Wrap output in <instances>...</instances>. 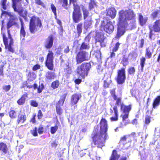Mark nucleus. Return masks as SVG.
<instances>
[{"instance_id":"46","label":"nucleus","mask_w":160,"mask_h":160,"mask_svg":"<svg viewBox=\"0 0 160 160\" xmlns=\"http://www.w3.org/2000/svg\"><path fill=\"white\" fill-rule=\"evenodd\" d=\"M120 43L118 42L116 43L112 48V51L114 52H116L118 49L120 45Z\"/></svg>"},{"instance_id":"13","label":"nucleus","mask_w":160,"mask_h":160,"mask_svg":"<svg viewBox=\"0 0 160 160\" xmlns=\"http://www.w3.org/2000/svg\"><path fill=\"white\" fill-rule=\"evenodd\" d=\"M126 78L124 71H119L117 79L118 83L122 84L124 82Z\"/></svg>"},{"instance_id":"4","label":"nucleus","mask_w":160,"mask_h":160,"mask_svg":"<svg viewBox=\"0 0 160 160\" xmlns=\"http://www.w3.org/2000/svg\"><path fill=\"white\" fill-rule=\"evenodd\" d=\"M42 27V21L38 17L35 15L31 17L29 24V29L31 33L34 34L40 29L41 30Z\"/></svg>"},{"instance_id":"54","label":"nucleus","mask_w":160,"mask_h":160,"mask_svg":"<svg viewBox=\"0 0 160 160\" xmlns=\"http://www.w3.org/2000/svg\"><path fill=\"white\" fill-rule=\"evenodd\" d=\"M30 105L33 107H36L38 106V104L35 101L32 100L30 102Z\"/></svg>"},{"instance_id":"23","label":"nucleus","mask_w":160,"mask_h":160,"mask_svg":"<svg viewBox=\"0 0 160 160\" xmlns=\"http://www.w3.org/2000/svg\"><path fill=\"white\" fill-rule=\"evenodd\" d=\"M115 116L111 118L110 120L112 121H117L118 119V111L117 107L114 106L113 108Z\"/></svg>"},{"instance_id":"57","label":"nucleus","mask_w":160,"mask_h":160,"mask_svg":"<svg viewBox=\"0 0 160 160\" xmlns=\"http://www.w3.org/2000/svg\"><path fill=\"white\" fill-rule=\"evenodd\" d=\"M12 14V13L11 12H8L7 11H3L2 12L1 15L5 14V15H8V16L10 17L11 16V15Z\"/></svg>"},{"instance_id":"42","label":"nucleus","mask_w":160,"mask_h":160,"mask_svg":"<svg viewBox=\"0 0 160 160\" xmlns=\"http://www.w3.org/2000/svg\"><path fill=\"white\" fill-rule=\"evenodd\" d=\"M7 0H1L0 5L2 6V8L4 10H6L7 7L6 5V2Z\"/></svg>"},{"instance_id":"9","label":"nucleus","mask_w":160,"mask_h":160,"mask_svg":"<svg viewBox=\"0 0 160 160\" xmlns=\"http://www.w3.org/2000/svg\"><path fill=\"white\" fill-rule=\"evenodd\" d=\"M53 53L51 51H49L48 53L45 64L47 68L50 70H52L53 68Z\"/></svg>"},{"instance_id":"63","label":"nucleus","mask_w":160,"mask_h":160,"mask_svg":"<svg viewBox=\"0 0 160 160\" xmlns=\"http://www.w3.org/2000/svg\"><path fill=\"white\" fill-rule=\"evenodd\" d=\"M74 82L76 84H79L82 82V80L80 78L74 80Z\"/></svg>"},{"instance_id":"24","label":"nucleus","mask_w":160,"mask_h":160,"mask_svg":"<svg viewBox=\"0 0 160 160\" xmlns=\"http://www.w3.org/2000/svg\"><path fill=\"white\" fill-rule=\"evenodd\" d=\"M32 88L34 89H36L37 88L38 92V93H40L42 92V90L44 89V87L43 84L41 83L39 85L38 87L37 84L36 83H34L32 85Z\"/></svg>"},{"instance_id":"14","label":"nucleus","mask_w":160,"mask_h":160,"mask_svg":"<svg viewBox=\"0 0 160 160\" xmlns=\"http://www.w3.org/2000/svg\"><path fill=\"white\" fill-rule=\"evenodd\" d=\"M50 7L52 11L54 14V18L56 20L57 23L58 24L60 27H61L62 25V22L61 20L58 19L57 17V8L56 7L53 3H51V4Z\"/></svg>"},{"instance_id":"8","label":"nucleus","mask_w":160,"mask_h":160,"mask_svg":"<svg viewBox=\"0 0 160 160\" xmlns=\"http://www.w3.org/2000/svg\"><path fill=\"white\" fill-rule=\"evenodd\" d=\"M82 17L79 5H76L73 7V11L72 14V18L75 23L78 22Z\"/></svg>"},{"instance_id":"18","label":"nucleus","mask_w":160,"mask_h":160,"mask_svg":"<svg viewBox=\"0 0 160 160\" xmlns=\"http://www.w3.org/2000/svg\"><path fill=\"white\" fill-rule=\"evenodd\" d=\"M28 97V94L25 93L23 94L20 98L17 101V103L19 105H23L25 102L26 99Z\"/></svg>"},{"instance_id":"55","label":"nucleus","mask_w":160,"mask_h":160,"mask_svg":"<svg viewBox=\"0 0 160 160\" xmlns=\"http://www.w3.org/2000/svg\"><path fill=\"white\" fill-rule=\"evenodd\" d=\"M38 133L39 134H42L44 132V128L43 127L41 126L38 128Z\"/></svg>"},{"instance_id":"41","label":"nucleus","mask_w":160,"mask_h":160,"mask_svg":"<svg viewBox=\"0 0 160 160\" xmlns=\"http://www.w3.org/2000/svg\"><path fill=\"white\" fill-rule=\"evenodd\" d=\"M35 2L36 4L41 5L44 8H46L45 5L41 0H35Z\"/></svg>"},{"instance_id":"34","label":"nucleus","mask_w":160,"mask_h":160,"mask_svg":"<svg viewBox=\"0 0 160 160\" xmlns=\"http://www.w3.org/2000/svg\"><path fill=\"white\" fill-rule=\"evenodd\" d=\"M82 23H79L77 25V29L78 36L80 35L82 32Z\"/></svg>"},{"instance_id":"33","label":"nucleus","mask_w":160,"mask_h":160,"mask_svg":"<svg viewBox=\"0 0 160 160\" xmlns=\"http://www.w3.org/2000/svg\"><path fill=\"white\" fill-rule=\"evenodd\" d=\"M119 156L117 154L116 151L113 150L110 160H118Z\"/></svg>"},{"instance_id":"10","label":"nucleus","mask_w":160,"mask_h":160,"mask_svg":"<svg viewBox=\"0 0 160 160\" xmlns=\"http://www.w3.org/2000/svg\"><path fill=\"white\" fill-rule=\"evenodd\" d=\"M90 58L88 53L83 51L78 52L76 57L77 63H80L85 61L88 60Z\"/></svg>"},{"instance_id":"6","label":"nucleus","mask_w":160,"mask_h":160,"mask_svg":"<svg viewBox=\"0 0 160 160\" xmlns=\"http://www.w3.org/2000/svg\"><path fill=\"white\" fill-rule=\"evenodd\" d=\"M100 26L103 28L106 32L109 34L112 33L114 30V27L112 21L107 17H104L103 18V20L101 22Z\"/></svg>"},{"instance_id":"11","label":"nucleus","mask_w":160,"mask_h":160,"mask_svg":"<svg viewBox=\"0 0 160 160\" xmlns=\"http://www.w3.org/2000/svg\"><path fill=\"white\" fill-rule=\"evenodd\" d=\"M94 38L96 42H100L101 47H105L106 46L105 44H102L105 39L104 34L103 33L99 32H96Z\"/></svg>"},{"instance_id":"48","label":"nucleus","mask_w":160,"mask_h":160,"mask_svg":"<svg viewBox=\"0 0 160 160\" xmlns=\"http://www.w3.org/2000/svg\"><path fill=\"white\" fill-rule=\"evenodd\" d=\"M58 2L62 4V6L63 7L65 8L68 5V0H58Z\"/></svg>"},{"instance_id":"56","label":"nucleus","mask_w":160,"mask_h":160,"mask_svg":"<svg viewBox=\"0 0 160 160\" xmlns=\"http://www.w3.org/2000/svg\"><path fill=\"white\" fill-rule=\"evenodd\" d=\"M139 48H142L143 47L144 44V40L143 38H142L140 41Z\"/></svg>"},{"instance_id":"60","label":"nucleus","mask_w":160,"mask_h":160,"mask_svg":"<svg viewBox=\"0 0 160 160\" xmlns=\"http://www.w3.org/2000/svg\"><path fill=\"white\" fill-rule=\"evenodd\" d=\"M63 102L62 101L60 100H59L58 102L56 104V107H60L61 106L63 105Z\"/></svg>"},{"instance_id":"44","label":"nucleus","mask_w":160,"mask_h":160,"mask_svg":"<svg viewBox=\"0 0 160 160\" xmlns=\"http://www.w3.org/2000/svg\"><path fill=\"white\" fill-rule=\"evenodd\" d=\"M128 58L125 57L124 56L123 57L121 61V63L123 65L125 66L128 65Z\"/></svg>"},{"instance_id":"17","label":"nucleus","mask_w":160,"mask_h":160,"mask_svg":"<svg viewBox=\"0 0 160 160\" xmlns=\"http://www.w3.org/2000/svg\"><path fill=\"white\" fill-rule=\"evenodd\" d=\"M153 31L158 32H160V19L156 20L153 23L152 27Z\"/></svg>"},{"instance_id":"32","label":"nucleus","mask_w":160,"mask_h":160,"mask_svg":"<svg viewBox=\"0 0 160 160\" xmlns=\"http://www.w3.org/2000/svg\"><path fill=\"white\" fill-rule=\"evenodd\" d=\"M93 55L98 60L101 59V54L100 49H98L95 51Z\"/></svg>"},{"instance_id":"35","label":"nucleus","mask_w":160,"mask_h":160,"mask_svg":"<svg viewBox=\"0 0 160 160\" xmlns=\"http://www.w3.org/2000/svg\"><path fill=\"white\" fill-rule=\"evenodd\" d=\"M160 102V96H158L154 100L153 104V107L155 108L156 107L158 106Z\"/></svg>"},{"instance_id":"62","label":"nucleus","mask_w":160,"mask_h":160,"mask_svg":"<svg viewBox=\"0 0 160 160\" xmlns=\"http://www.w3.org/2000/svg\"><path fill=\"white\" fill-rule=\"evenodd\" d=\"M36 115L34 114L33 115L32 117L30 120V122H32L33 123H36V121L35 119V117Z\"/></svg>"},{"instance_id":"5","label":"nucleus","mask_w":160,"mask_h":160,"mask_svg":"<svg viewBox=\"0 0 160 160\" xmlns=\"http://www.w3.org/2000/svg\"><path fill=\"white\" fill-rule=\"evenodd\" d=\"M113 99L116 101L117 105H121V110L123 111L121 116L122 117L123 121H125L128 118L129 112L131 109V106H125L121 102V98H118L116 96H114Z\"/></svg>"},{"instance_id":"39","label":"nucleus","mask_w":160,"mask_h":160,"mask_svg":"<svg viewBox=\"0 0 160 160\" xmlns=\"http://www.w3.org/2000/svg\"><path fill=\"white\" fill-rule=\"evenodd\" d=\"M46 77L48 79L51 80L54 79L55 76L54 72H48Z\"/></svg>"},{"instance_id":"49","label":"nucleus","mask_w":160,"mask_h":160,"mask_svg":"<svg viewBox=\"0 0 160 160\" xmlns=\"http://www.w3.org/2000/svg\"><path fill=\"white\" fill-rule=\"evenodd\" d=\"M26 87L30 89L32 88V85H28V83L27 81L24 82L22 84V85L21 87V88H23Z\"/></svg>"},{"instance_id":"20","label":"nucleus","mask_w":160,"mask_h":160,"mask_svg":"<svg viewBox=\"0 0 160 160\" xmlns=\"http://www.w3.org/2000/svg\"><path fill=\"white\" fill-rule=\"evenodd\" d=\"M27 117L26 114H19L17 120V123L18 124L20 123H23L26 120Z\"/></svg>"},{"instance_id":"51","label":"nucleus","mask_w":160,"mask_h":160,"mask_svg":"<svg viewBox=\"0 0 160 160\" xmlns=\"http://www.w3.org/2000/svg\"><path fill=\"white\" fill-rule=\"evenodd\" d=\"M56 111L58 115H61L62 112V110L60 107H56Z\"/></svg>"},{"instance_id":"30","label":"nucleus","mask_w":160,"mask_h":160,"mask_svg":"<svg viewBox=\"0 0 160 160\" xmlns=\"http://www.w3.org/2000/svg\"><path fill=\"white\" fill-rule=\"evenodd\" d=\"M90 46L88 43H87L85 42L82 43L80 47V50L88 49L89 48Z\"/></svg>"},{"instance_id":"59","label":"nucleus","mask_w":160,"mask_h":160,"mask_svg":"<svg viewBox=\"0 0 160 160\" xmlns=\"http://www.w3.org/2000/svg\"><path fill=\"white\" fill-rule=\"evenodd\" d=\"M51 145L52 147L56 148L58 145L57 142L55 141L52 142Z\"/></svg>"},{"instance_id":"16","label":"nucleus","mask_w":160,"mask_h":160,"mask_svg":"<svg viewBox=\"0 0 160 160\" xmlns=\"http://www.w3.org/2000/svg\"><path fill=\"white\" fill-rule=\"evenodd\" d=\"M107 12V15L113 19L116 16L117 11L114 8L111 7L108 9Z\"/></svg>"},{"instance_id":"28","label":"nucleus","mask_w":160,"mask_h":160,"mask_svg":"<svg viewBox=\"0 0 160 160\" xmlns=\"http://www.w3.org/2000/svg\"><path fill=\"white\" fill-rule=\"evenodd\" d=\"M9 116L12 119H15L17 117V112L14 110L10 109L9 112Z\"/></svg>"},{"instance_id":"45","label":"nucleus","mask_w":160,"mask_h":160,"mask_svg":"<svg viewBox=\"0 0 160 160\" xmlns=\"http://www.w3.org/2000/svg\"><path fill=\"white\" fill-rule=\"evenodd\" d=\"M38 128L37 127L34 128L31 131V134L34 137H36L38 136L37 132Z\"/></svg>"},{"instance_id":"2","label":"nucleus","mask_w":160,"mask_h":160,"mask_svg":"<svg viewBox=\"0 0 160 160\" xmlns=\"http://www.w3.org/2000/svg\"><path fill=\"white\" fill-rule=\"evenodd\" d=\"M100 129L99 132L96 133L93 137L95 144L98 148H102L104 146L105 141L108 138L107 134L108 127L106 119L102 118L100 123Z\"/></svg>"},{"instance_id":"7","label":"nucleus","mask_w":160,"mask_h":160,"mask_svg":"<svg viewBox=\"0 0 160 160\" xmlns=\"http://www.w3.org/2000/svg\"><path fill=\"white\" fill-rule=\"evenodd\" d=\"M154 52V49L150 47H148L146 48L145 56V57H142L140 59V69L143 70L144 64L145 63L146 58L147 59L150 58Z\"/></svg>"},{"instance_id":"53","label":"nucleus","mask_w":160,"mask_h":160,"mask_svg":"<svg viewBox=\"0 0 160 160\" xmlns=\"http://www.w3.org/2000/svg\"><path fill=\"white\" fill-rule=\"evenodd\" d=\"M43 116V114L42 113V112L41 110H38V114H37V117L38 118V119H41L42 118V117Z\"/></svg>"},{"instance_id":"58","label":"nucleus","mask_w":160,"mask_h":160,"mask_svg":"<svg viewBox=\"0 0 160 160\" xmlns=\"http://www.w3.org/2000/svg\"><path fill=\"white\" fill-rule=\"evenodd\" d=\"M67 96V94L65 93L63 94L61 96L60 98L59 99L60 100L62 101L63 102H64L65 99Z\"/></svg>"},{"instance_id":"31","label":"nucleus","mask_w":160,"mask_h":160,"mask_svg":"<svg viewBox=\"0 0 160 160\" xmlns=\"http://www.w3.org/2000/svg\"><path fill=\"white\" fill-rule=\"evenodd\" d=\"M96 6V2L94 0H90L88 4V8L89 11L93 9Z\"/></svg>"},{"instance_id":"26","label":"nucleus","mask_w":160,"mask_h":160,"mask_svg":"<svg viewBox=\"0 0 160 160\" xmlns=\"http://www.w3.org/2000/svg\"><path fill=\"white\" fill-rule=\"evenodd\" d=\"M124 30L121 28L120 27H118L117 29V32L116 36V38H119L120 37L122 36L125 33Z\"/></svg>"},{"instance_id":"22","label":"nucleus","mask_w":160,"mask_h":160,"mask_svg":"<svg viewBox=\"0 0 160 160\" xmlns=\"http://www.w3.org/2000/svg\"><path fill=\"white\" fill-rule=\"evenodd\" d=\"M0 151L4 154H6L8 151V148L6 144L3 142H0Z\"/></svg>"},{"instance_id":"27","label":"nucleus","mask_w":160,"mask_h":160,"mask_svg":"<svg viewBox=\"0 0 160 160\" xmlns=\"http://www.w3.org/2000/svg\"><path fill=\"white\" fill-rule=\"evenodd\" d=\"M20 33L21 39L22 38V40H24L25 37L26 36V32L24 29V26L21 27Z\"/></svg>"},{"instance_id":"43","label":"nucleus","mask_w":160,"mask_h":160,"mask_svg":"<svg viewBox=\"0 0 160 160\" xmlns=\"http://www.w3.org/2000/svg\"><path fill=\"white\" fill-rule=\"evenodd\" d=\"M58 128V127L57 125H55L54 126H52L50 128V132L52 134H54L57 131Z\"/></svg>"},{"instance_id":"36","label":"nucleus","mask_w":160,"mask_h":160,"mask_svg":"<svg viewBox=\"0 0 160 160\" xmlns=\"http://www.w3.org/2000/svg\"><path fill=\"white\" fill-rule=\"evenodd\" d=\"M23 11V9L22 8L20 9V10H18V11H16V12H18V14L21 15L22 18H23L24 19H26L27 18V14L28 13V12L27 11H25L24 12L23 15H21V14L22 13Z\"/></svg>"},{"instance_id":"15","label":"nucleus","mask_w":160,"mask_h":160,"mask_svg":"<svg viewBox=\"0 0 160 160\" xmlns=\"http://www.w3.org/2000/svg\"><path fill=\"white\" fill-rule=\"evenodd\" d=\"M138 20L140 25L142 26H145L148 20V18L147 17H144L142 14L140 13H138Z\"/></svg>"},{"instance_id":"47","label":"nucleus","mask_w":160,"mask_h":160,"mask_svg":"<svg viewBox=\"0 0 160 160\" xmlns=\"http://www.w3.org/2000/svg\"><path fill=\"white\" fill-rule=\"evenodd\" d=\"M13 2V3L12 5V7L13 8L14 11H18V9L16 8V2H18L21 0H12Z\"/></svg>"},{"instance_id":"12","label":"nucleus","mask_w":160,"mask_h":160,"mask_svg":"<svg viewBox=\"0 0 160 160\" xmlns=\"http://www.w3.org/2000/svg\"><path fill=\"white\" fill-rule=\"evenodd\" d=\"M53 36L52 35H50L45 41V47L48 49L51 48L53 46Z\"/></svg>"},{"instance_id":"19","label":"nucleus","mask_w":160,"mask_h":160,"mask_svg":"<svg viewBox=\"0 0 160 160\" xmlns=\"http://www.w3.org/2000/svg\"><path fill=\"white\" fill-rule=\"evenodd\" d=\"M91 67V66L90 63H84L78 67V70H89Z\"/></svg>"},{"instance_id":"40","label":"nucleus","mask_w":160,"mask_h":160,"mask_svg":"<svg viewBox=\"0 0 160 160\" xmlns=\"http://www.w3.org/2000/svg\"><path fill=\"white\" fill-rule=\"evenodd\" d=\"M78 73L82 78H85V76H87L88 74L87 71H79Z\"/></svg>"},{"instance_id":"50","label":"nucleus","mask_w":160,"mask_h":160,"mask_svg":"<svg viewBox=\"0 0 160 160\" xmlns=\"http://www.w3.org/2000/svg\"><path fill=\"white\" fill-rule=\"evenodd\" d=\"M11 86L10 85L4 86L2 87V89L5 92H8L11 89Z\"/></svg>"},{"instance_id":"37","label":"nucleus","mask_w":160,"mask_h":160,"mask_svg":"<svg viewBox=\"0 0 160 160\" xmlns=\"http://www.w3.org/2000/svg\"><path fill=\"white\" fill-rule=\"evenodd\" d=\"M148 28L149 30V38L150 40H152V36L154 35L153 33V29H152V26H148Z\"/></svg>"},{"instance_id":"3","label":"nucleus","mask_w":160,"mask_h":160,"mask_svg":"<svg viewBox=\"0 0 160 160\" xmlns=\"http://www.w3.org/2000/svg\"><path fill=\"white\" fill-rule=\"evenodd\" d=\"M118 27H124L128 25L127 21H135L136 15L133 10L130 9L124 11L122 9L118 12Z\"/></svg>"},{"instance_id":"64","label":"nucleus","mask_w":160,"mask_h":160,"mask_svg":"<svg viewBox=\"0 0 160 160\" xmlns=\"http://www.w3.org/2000/svg\"><path fill=\"white\" fill-rule=\"evenodd\" d=\"M150 117L149 116H147L145 119V123L147 124H148L150 122Z\"/></svg>"},{"instance_id":"29","label":"nucleus","mask_w":160,"mask_h":160,"mask_svg":"<svg viewBox=\"0 0 160 160\" xmlns=\"http://www.w3.org/2000/svg\"><path fill=\"white\" fill-rule=\"evenodd\" d=\"M82 9L83 16V19H85L88 16L89 13L88 10L87 9L85 8L84 6L82 7Z\"/></svg>"},{"instance_id":"21","label":"nucleus","mask_w":160,"mask_h":160,"mask_svg":"<svg viewBox=\"0 0 160 160\" xmlns=\"http://www.w3.org/2000/svg\"><path fill=\"white\" fill-rule=\"evenodd\" d=\"M160 14V9H155L152 11L150 14V17L153 19H155L159 18Z\"/></svg>"},{"instance_id":"61","label":"nucleus","mask_w":160,"mask_h":160,"mask_svg":"<svg viewBox=\"0 0 160 160\" xmlns=\"http://www.w3.org/2000/svg\"><path fill=\"white\" fill-rule=\"evenodd\" d=\"M40 66L39 64H36L33 66L32 70H37L40 69Z\"/></svg>"},{"instance_id":"52","label":"nucleus","mask_w":160,"mask_h":160,"mask_svg":"<svg viewBox=\"0 0 160 160\" xmlns=\"http://www.w3.org/2000/svg\"><path fill=\"white\" fill-rule=\"evenodd\" d=\"M28 77L32 80L35 79L36 77V75L33 72H29L28 75Z\"/></svg>"},{"instance_id":"25","label":"nucleus","mask_w":160,"mask_h":160,"mask_svg":"<svg viewBox=\"0 0 160 160\" xmlns=\"http://www.w3.org/2000/svg\"><path fill=\"white\" fill-rule=\"evenodd\" d=\"M80 95L78 94L73 95L71 98V103L73 105L76 104L80 98Z\"/></svg>"},{"instance_id":"1","label":"nucleus","mask_w":160,"mask_h":160,"mask_svg":"<svg viewBox=\"0 0 160 160\" xmlns=\"http://www.w3.org/2000/svg\"><path fill=\"white\" fill-rule=\"evenodd\" d=\"M18 17L15 14H12L9 17V20L6 25L8 29V37L6 34L4 32L2 33V40L5 46V49L11 52H14V49L13 48L14 44V40L10 33L9 28L12 26H17L18 25Z\"/></svg>"},{"instance_id":"38","label":"nucleus","mask_w":160,"mask_h":160,"mask_svg":"<svg viewBox=\"0 0 160 160\" xmlns=\"http://www.w3.org/2000/svg\"><path fill=\"white\" fill-rule=\"evenodd\" d=\"M59 85V83L58 81H55L53 82L51 84V87L53 89L57 88Z\"/></svg>"}]
</instances>
